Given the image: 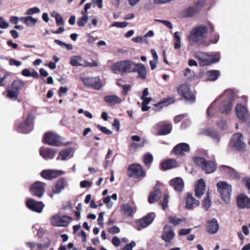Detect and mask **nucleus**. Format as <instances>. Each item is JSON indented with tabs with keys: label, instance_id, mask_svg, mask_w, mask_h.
I'll use <instances>...</instances> for the list:
<instances>
[{
	"label": "nucleus",
	"instance_id": "f257e3e1",
	"mask_svg": "<svg viewBox=\"0 0 250 250\" xmlns=\"http://www.w3.org/2000/svg\"><path fill=\"white\" fill-rule=\"evenodd\" d=\"M237 91L233 89H228L217 99L215 100L207 109L208 117H212L218 112L229 114L236 99L238 98Z\"/></svg>",
	"mask_w": 250,
	"mask_h": 250
},
{
	"label": "nucleus",
	"instance_id": "f03ea898",
	"mask_svg": "<svg viewBox=\"0 0 250 250\" xmlns=\"http://www.w3.org/2000/svg\"><path fill=\"white\" fill-rule=\"evenodd\" d=\"M214 30L213 25L210 22L208 23L207 25L200 24L194 27L188 36L190 44L191 45H209V43L207 39L208 30L212 32L214 31Z\"/></svg>",
	"mask_w": 250,
	"mask_h": 250
},
{
	"label": "nucleus",
	"instance_id": "7ed1b4c3",
	"mask_svg": "<svg viewBox=\"0 0 250 250\" xmlns=\"http://www.w3.org/2000/svg\"><path fill=\"white\" fill-rule=\"evenodd\" d=\"M133 62L132 61L129 60L118 61L112 64L111 69L114 74L120 73L124 74L131 73Z\"/></svg>",
	"mask_w": 250,
	"mask_h": 250
},
{
	"label": "nucleus",
	"instance_id": "20e7f679",
	"mask_svg": "<svg viewBox=\"0 0 250 250\" xmlns=\"http://www.w3.org/2000/svg\"><path fill=\"white\" fill-rule=\"evenodd\" d=\"M25 82L21 80H16L7 87V97L16 100L18 98L20 90L25 86Z\"/></svg>",
	"mask_w": 250,
	"mask_h": 250
},
{
	"label": "nucleus",
	"instance_id": "39448f33",
	"mask_svg": "<svg viewBox=\"0 0 250 250\" xmlns=\"http://www.w3.org/2000/svg\"><path fill=\"white\" fill-rule=\"evenodd\" d=\"M35 117L32 114H29L26 120L23 122L17 121L15 123V129L19 132L28 133L33 129V123Z\"/></svg>",
	"mask_w": 250,
	"mask_h": 250
},
{
	"label": "nucleus",
	"instance_id": "423d86ee",
	"mask_svg": "<svg viewBox=\"0 0 250 250\" xmlns=\"http://www.w3.org/2000/svg\"><path fill=\"white\" fill-rule=\"evenodd\" d=\"M193 161L207 174L213 172L217 168V165L215 162L207 161L203 157H195L193 158Z\"/></svg>",
	"mask_w": 250,
	"mask_h": 250
},
{
	"label": "nucleus",
	"instance_id": "0eeeda50",
	"mask_svg": "<svg viewBox=\"0 0 250 250\" xmlns=\"http://www.w3.org/2000/svg\"><path fill=\"white\" fill-rule=\"evenodd\" d=\"M218 190L222 200L228 204L230 201L231 193V187L225 182H219L217 184Z\"/></svg>",
	"mask_w": 250,
	"mask_h": 250
},
{
	"label": "nucleus",
	"instance_id": "6e6552de",
	"mask_svg": "<svg viewBox=\"0 0 250 250\" xmlns=\"http://www.w3.org/2000/svg\"><path fill=\"white\" fill-rule=\"evenodd\" d=\"M177 92L185 100L193 103L195 101V96L188 84L181 85L177 88Z\"/></svg>",
	"mask_w": 250,
	"mask_h": 250
},
{
	"label": "nucleus",
	"instance_id": "1a4fd4ad",
	"mask_svg": "<svg viewBox=\"0 0 250 250\" xmlns=\"http://www.w3.org/2000/svg\"><path fill=\"white\" fill-rule=\"evenodd\" d=\"M44 143L51 146H60L62 144L61 137L53 132H46L44 135Z\"/></svg>",
	"mask_w": 250,
	"mask_h": 250
},
{
	"label": "nucleus",
	"instance_id": "9d476101",
	"mask_svg": "<svg viewBox=\"0 0 250 250\" xmlns=\"http://www.w3.org/2000/svg\"><path fill=\"white\" fill-rule=\"evenodd\" d=\"M236 117L242 123H246L249 117V110L247 107L241 104H237L235 108Z\"/></svg>",
	"mask_w": 250,
	"mask_h": 250
},
{
	"label": "nucleus",
	"instance_id": "9b49d317",
	"mask_svg": "<svg viewBox=\"0 0 250 250\" xmlns=\"http://www.w3.org/2000/svg\"><path fill=\"white\" fill-rule=\"evenodd\" d=\"M244 137L241 133L234 134L231 140L232 145L239 151H245L246 145L243 142Z\"/></svg>",
	"mask_w": 250,
	"mask_h": 250
},
{
	"label": "nucleus",
	"instance_id": "f8f14e48",
	"mask_svg": "<svg viewBox=\"0 0 250 250\" xmlns=\"http://www.w3.org/2000/svg\"><path fill=\"white\" fill-rule=\"evenodd\" d=\"M128 175L130 177L139 178L144 177L145 173L143 170L141 165L139 164H132L129 166L127 169Z\"/></svg>",
	"mask_w": 250,
	"mask_h": 250
},
{
	"label": "nucleus",
	"instance_id": "ddd939ff",
	"mask_svg": "<svg viewBox=\"0 0 250 250\" xmlns=\"http://www.w3.org/2000/svg\"><path fill=\"white\" fill-rule=\"evenodd\" d=\"M189 145L185 143H181L176 145L172 150V152L178 157H182L190 151Z\"/></svg>",
	"mask_w": 250,
	"mask_h": 250
},
{
	"label": "nucleus",
	"instance_id": "4468645a",
	"mask_svg": "<svg viewBox=\"0 0 250 250\" xmlns=\"http://www.w3.org/2000/svg\"><path fill=\"white\" fill-rule=\"evenodd\" d=\"M71 218L66 215L60 216L57 214L53 216L51 219L52 224L56 227H65L67 225Z\"/></svg>",
	"mask_w": 250,
	"mask_h": 250
},
{
	"label": "nucleus",
	"instance_id": "2eb2a0df",
	"mask_svg": "<svg viewBox=\"0 0 250 250\" xmlns=\"http://www.w3.org/2000/svg\"><path fill=\"white\" fill-rule=\"evenodd\" d=\"M45 184L37 181L34 183L30 188V192L33 196L41 198L44 192Z\"/></svg>",
	"mask_w": 250,
	"mask_h": 250
},
{
	"label": "nucleus",
	"instance_id": "dca6fc26",
	"mask_svg": "<svg viewBox=\"0 0 250 250\" xmlns=\"http://www.w3.org/2000/svg\"><path fill=\"white\" fill-rule=\"evenodd\" d=\"M82 80L85 86L92 87L96 90L100 89L103 86L101 81L98 77L83 78Z\"/></svg>",
	"mask_w": 250,
	"mask_h": 250
},
{
	"label": "nucleus",
	"instance_id": "f3484780",
	"mask_svg": "<svg viewBox=\"0 0 250 250\" xmlns=\"http://www.w3.org/2000/svg\"><path fill=\"white\" fill-rule=\"evenodd\" d=\"M67 185V182L64 178L58 179L52 188V193L50 194V196L52 198L54 194H59Z\"/></svg>",
	"mask_w": 250,
	"mask_h": 250
},
{
	"label": "nucleus",
	"instance_id": "a211bd4d",
	"mask_svg": "<svg viewBox=\"0 0 250 250\" xmlns=\"http://www.w3.org/2000/svg\"><path fill=\"white\" fill-rule=\"evenodd\" d=\"M26 207L30 210L41 213L44 206L42 202L36 201L33 199H27L26 201Z\"/></svg>",
	"mask_w": 250,
	"mask_h": 250
},
{
	"label": "nucleus",
	"instance_id": "6ab92c4d",
	"mask_svg": "<svg viewBox=\"0 0 250 250\" xmlns=\"http://www.w3.org/2000/svg\"><path fill=\"white\" fill-rule=\"evenodd\" d=\"M131 72H137L138 74L137 77L139 79L144 80L146 78V68L143 64L141 63L133 62Z\"/></svg>",
	"mask_w": 250,
	"mask_h": 250
},
{
	"label": "nucleus",
	"instance_id": "aec40b11",
	"mask_svg": "<svg viewBox=\"0 0 250 250\" xmlns=\"http://www.w3.org/2000/svg\"><path fill=\"white\" fill-rule=\"evenodd\" d=\"M154 128L159 129V131L157 133L158 135H166L171 132L172 125L170 124H165L161 122L156 125Z\"/></svg>",
	"mask_w": 250,
	"mask_h": 250
},
{
	"label": "nucleus",
	"instance_id": "412c9836",
	"mask_svg": "<svg viewBox=\"0 0 250 250\" xmlns=\"http://www.w3.org/2000/svg\"><path fill=\"white\" fill-rule=\"evenodd\" d=\"M195 57L198 61L201 66H204L211 64V61H209V54L207 53L197 52L195 54Z\"/></svg>",
	"mask_w": 250,
	"mask_h": 250
},
{
	"label": "nucleus",
	"instance_id": "4be33fe9",
	"mask_svg": "<svg viewBox=\"0 0 250 250\" xmlns=\"http://www.w3.org/2000/svg\"><path fill=\"white\" fill-rule=\"evenodd\" d=\"M56 153V150L50 147H42L40 149V155L46 160L54 158Z\"/></svg>",
	"mask_w": 250,
	"mask_h": 250
},
{
	"label": "nucleus",
	"instance_id": "5701e85b",
	"mask_svg": "<svg viewBox=\"0 0 250 250\" xmlns=\"http://www.w3.org/2000/svg\"><path fill=\"white\" fill-rule=\"evenodd\" d=\"M238 207L241 209H250V198L244 194H240L236 198Z\"/></svg>",
	"mask_w": 250,
	"mask_h": 250
},
{
	"label": "nucleus",
	"instance_id": "b1692460",
	"mask_svg": "<svg viewBox=\"0 0 250 250\" xmlns=\"http://www.w3.org/2000/svg\"><path fill=\"white\" fill-rule=\"evenodd\" d=\"M174 236V233L171 227L166 225L164 228L162 239L166 242H170Z\"/></svg>",
	"mask_w": 250,
	"mask_h": 250
},
{
	"label": "nucleus",
	"instance_id": "393cba45",
	"mask_svg": "<svg viewBox=\"0 0 250 250\" xmlns=\"http://www.w3.org/2000/svg\"><path fill=\"white\" fill-rule=\"evenodd\" d=\"M170 185L175 190L181 192L183 190L184 183L183 180L181 177H176L170 181Z\"/></svg>",
	"mask_w": 250,
	"mask_h": 250
},
{
	"label": "nucleus",
	"instance_id": "a878e982",
	"mask_svg": "<svg viewBox=\"0 0 250 250\" xmlns=\"http://www.w3.org/2000/svg\"><path fill=\"white\" fill-rule=\"evenodd\" d=\"M205 182L203 179H200L198 181L195 188V196L200 198L204 193L205 190Z\"/></svg>",
	"mask_w": 250,
	"mask_h": 250
},
{
	"label": "nucleus",
	"instance_id": "bb28decb",
	"mask_svg": "<svg viewBox=\"0 0 250 250\" xmlns=\"http://www.w3.org/2000/svg\"><path fill=\"white\" fill-rule=\"evenodd\" d=\"M104 102L110 106H114L122 102L121 99L115 95H107L104 98Z\"/></svg>",
	"mask_w": 250,
	"mask_h": 250
},
{
	"label": "nucleus",
	"instance_id": "cd10ccee",
	"mask_svg": "<svg viewBox=\"0 0 250 250\" xmlns=\"http://www.w3.org/2000/svg\"><path fill=\"white\" fill-rule=\"evenodd\" d=\"M219 229V225L216 219L213 218L207 222V231L211 234L216 233Z\"/></svg>",
	"mask_w": 250,
	"mask_h": 250
},
{
	"label": "nucleus",
	"instance_id": "c85d7f7f",
	"mask_svg": "<svg viewBox=\"0 0 250 250\" xmlns=\"http://www.w3.org/2000/svg\"><path fill=\"white\" fill-rule=\"evenodd\" d=\"M199 201L195 199L190 193H188L186 199V207L188 209H192L198 206Z\"/></svg>",
	"mask_w": 250,
	"mask_h": 250
},
{
	"label": "nucleus",
	"instance_id": "c756f323",
	"mask_svg": "<svg viewBox=\"0 0 250 250\" xmlns=\"http://www.w3.org/2000/svg\"><path fill=\"white\" fill-rule=\"evenodd\" d=\"M51 242L49 241L46 244L35 243L34 242H27L26 245L30 248L31 250H41L49 247Z\"/></svg>",
	"mask_w": 250,
	"mask_h": 250
},
{
	"label": "nucleus",
	"instance_id": "7c9ffc66",
	"mask_svg": "<svg viewBox=\"0 0 250 250\" xmlns=\"http://www.w3.org/2000/svg\"><path fill=\"white\" fill-rule=\"evenodd\" d=\"M220 170L224 171L233 178L238 179L240 175L233 168L225 165H222L219 167Z\"/></svg>",
	"mask_w": 250,
	"mask_h": 250
},
{
	"label": "nucleus",
	"instance_id": "2f4dec72",
	"mask_svg": "<svg viewBox=\"0 0 250 250\" xmlns=\"http://www.w3.org/2000/svg\"><path fill=\"white\" fill-rule=\"evenodd\" d=\"M162 167L164 170L171 169L178 166L177 161L174 159H168L162 163Z\"/></svg>",
	"mask_w": 250,
	"mask_h": 250
},
{
	"label": "nucleus",
	"instance_id": "473e14b6",
	"mask_svg": "<svg viewBox=\"0 0 250 250\" xmlns=\"http://www.w3.org/2000/svg\"><path fill=\"white\" fill-rule=\"evenodd\" d=\"M124 214L127 216H132V214L135 211V208L129 204H125L122 205L121 207Z\"/></svg>",
	"mask_w": 250,
	"mask_h": 250
},
{
	"label": "nucleus",
	"instance_id": "72a5a7b5",
	"mask_svg": "<svg viewBox=\"0 0 250 250\" xmlns=\"http://www.w3.org/2000/svg\"><path fill=\"white\" fill-rule=\"evenodd\" d=\"M220 76V72L218 70H210L206 73V79L208 81H214Z\"/></svg>",
	"mask_w": 250,
	"mask_h": 250
},
{
	"label": "nucleus",
	"instance_id": "f704fd0d",
	"mask_svg": "<svg viewBox=\"0 0 250 250\" xmlns=\"http://www.w3.org/2000/svg\"><path fill=\"white\" fill-rule=\"evenodd\" d=\"M161 195V192L160 189H157L155 190L153 192H152L149 197H148V202L150 204H153L154 202L157 201Z\"/></svg>",
	"mask_w": 250,
	"mask_h": 250
},
{
	"label": "nucleus",
	"instance_id": "c9c22d12",
	"mask_svg": "<svg viewBox=\"0 0 250 250\" xmlns=\"http://www.w3.org/2000/svg\"><path fill=\"white\" fill-rule=\"evenodd\" d=\"M42 176L44 179L51 180L56 178L55 170H44L41 173Z\"/></svg>",
	"mask_w": 250,
	"mask_h": 250
},
{
	"label": "nucleus",
	"instance_id": "e433bc0d",
	"mask_svg": "<svg viewBox=\"0 0 250 250\" xmlns=\"http://www.w3.org/2000/svg\"><path fill=\"white\" fill-rule=\"evenodd\" d=\"M72 152V148H68L64 149L60 151L59 156L57 157V160H61L62 161L65 160L68 157Z\"/></svg>",
	"mask_w": 250,
	"mask_h": 250
},
{
	"label": "nucleus",
	"instance_id": "4c0bfd02",
	"mask_svg": "<svg viewBox=\"0 0 250 250\" xmlns=\"http://www.w3.org/2000/svg\"><path fill=\"white\" fill-rule=\"evenodd\" d=\"M200 11V9L198 7H189L185 10L184 13L187 17H191L194 14L199 12Z\"/></svg>",
	"mask_w": 250,
	"mask_h": 250
},
{
	"label": "nucleus",
	"instance_id": "58836bf2",
	"mask_svg": "<svg viewBox=\"0 0 250 250\" xmlns=\"http://www.w3.org/2000/svg\"><path fill=\"white\" fill-rule=\"evenodd\" d=\"M82 61L81 57L79 56H73L70 58V63L74 66H83V64L81 63Z\"/></svg>",
	"mask_w": 250,
	"mask_h": 250
},
{
	"label": "nucleus",
	"instance_id": "ea45409f",
	"mask_svg": "<svg viewBox=\"0 0 250 250\" xmlns=\"http://www.w3.org/2000/svg\"><path fill=\"white\" fill-rule=\"evenodd\" d=\"M175 42L174 47L175 49H180L181 48V37L179 32H175L174 34Z\"/></svg>",
	"mask_w": 250,
	"mask_h": 250
},
{
	"label": "nucleus",
	"instance_id": "a19ab883",
	"mask_svg": "<svg viewBox=\"0 0 250 250\" xmlns=\"http://www.w3.org/2000/svg\"><path fill=\"white\" fill-rule=\"evenodd\" d=\"M155 217V214L153 212L149 213L146 216H144V218L145 219V224L146 225V227L152 223Z\"/></svg>",
	"mask_w": 250,
	"mask_h": 250
},
{
	"label": "nucleus",
	"instance_id": "79ce46f5",
	"mask_svg": "<svg viewBox=\"0 0 250 250\" xmlns=\"http://www.w3.org/2000/svg\"><path fill=\"white\" fill-rule=\"evenodd\" d=\"M155 217V214L153 212L149 213L146 216H144V218L145 219V224L146 225V227L152 223Z\"/></svg>",
	"mask_w": 250,
	"mask_h": 250
},
{
	"label": "nucleus",
	"instance_id": "37998d69",
	"mask_svg": "<svg viewBox=\"0 0 250 250\" xmlns=\"http://www.w3.org/2000/svg\"><path fill=\"white\" fill-rule=\"evenodd\" d=\"M153 161V156L150 153H147L143 157V161L146 166L149 165Z\"/></svg>",
	"mask_w": 250,
	"mask_h": 250
},
{
	"label": "nucleus",
	"instance_id": "c03bdc74",
	"mask_svg": "<svg viewBox=\"0 0 250 250\" xmlns=\"http://www.w3.org/2000/svg\"><path fill=\"white\" fill-rule=\"evenodd\" d=\"M54 42L61 46L62 48H65L67 50H71L73 49V46L71 44L65 43L62 41L56 39L54 40Z\"/></svg>",
	"mask_w": 250,
	"mask_h": 250
},
{
	"label": "nucleus",
	"instance_id": "a18cd8bd",
	"mask_svg": "<svg viewBox=\"0 0 250 250\" xmlns=\"http://www.w3.org/2000/svg\"><path fill=\"white\" fill-rule=\"evenodd\" d=\"M136 229L139 230L146 227V225L145 224V219L144 217L139 220H137L136 221Z\"/></svg>",
	"mask_w": 250,
	"mask_h": 250
},
{
	"label": "nucleus",
	"instance_id": "49530a36",
	"mask_svg": "<svg viewBox=\"0 0 250 250\" xmlns=\"http://www.w3.org/2000/svg\"><path fill=\"white\" fill-rule=\"evenodd\" d=\"M184 218H179L175 216H169V221L170 223L174 224L175 226L179 225L181 222L184 221Z\"/></svg>",
	"mask_w": 250,
	"mask_h": 250
},
{
	"label": "nucleus",
	"instance_id": "de8ad7c7",
	"mask_svg": "<svg viewBox=\"0 0 250 250\" xmlns=\"http://www.w3.org/2000/svg\"><path fill=\"white\" fill-rule=\"evenodd\" d=\"M132 41L135 42H140L146 44L149 43L148 41L145 38V36L144 37L138 36L136 38H132Z\"/></svg>",
	"mask_w": 250,
	"mask_h": 250
},
{
	"label": "nucleus",
	"instance_id": "09e8293b",
	"mask_svg": "<svg viewBox=\"0 0 250 250\" xmlns=\"http://www.w3.org/2000/svg\"><path fill=\"white\" fill-rule=\"evenodd\" d=\"M175 101V98L174 97H168V98L167 99V100H164L162 102H160L159 103L156 104V106H158L162 104L167 105L168 104L174 103Z\"/></svg>",
	"mask_w": 250,
	"mask_h": 250
},
{
	"label": "nucleus",
	"instance_id": "8fccbe9b",
	"mask_svg": "<svg viewBox=\"0 0 250 250\" xmlns=\"http://www.w3.org/2000/svg\"><path fill=\"white\" fill-rule=\"evenodd\" d=\"M203 205L206 210H207L211 207V202L209 197V193L208 192L207 197L203 201Z\"/></svg>",
	"mask_w": 250,
	"mask_h": 250
},
{
	"label": "nucleus",
	"instance_id": "3c124183",
	"mask_svg": "<svg viewBox=\"0 0 250 250\" xmlns=\"http://www.w3.org/2000/svg\"><path fill=\"white\" fill-rule=\"evenodd\" d=\"M37 22V20L31 17L28 16L27 17V19L26 20V21L25 23V24L27 26H34L36 22Z\"/></svg>",
	"mask_w": 250,
	"mask_h": 250
},
{
	"label": "nucleus",
	"instance_id": "603ef678",
	"mask_svg": "<svg viewBox=\"0 0 250 250\" xmlns=\"http://www.w3.org/2000/svg\"><path fill=\"white\" fill-rule=\"evenodd\" d=\"M208 135L211 137L216 143L219 142V138L217 133L213 130H209L208 131Z\"/></svg>",
	"mask_w": 250,
	"mask_h": 250
},
{
	"label": "nucleus",
	"instance_id": "864d4df0",
	"mask_svg": "<svg viewBox=\"0 0 250 250\" xmlns=\"http://www.w3.org/2000/svg\"><path fill=\"white\" fill-rule=\"evenodd\" d=\"M8 76H9V74L7 73L3 74L0 72V86H4L6 85L5 79Z\"/></svg>",
	"mask_w": 250,
	"mask_h": 250
},
{
	"label": "nucleus",
	"instance_id": "5fc2aeb1",
	"mask_svg": "<svg viewBox=\"0 0 250 250\" xmlns=\"http://www.w3.org/2000/svg\"><path fill=\"white\" fill-rule=\"evenodd\" d=\"M128 25V23L125 21L123 22H114L110 26V27H116L118 28H125Z\"/></svg>",
	"mask_w": 250,
	"mask_h": 250
},
{
	"label": "nucleus",
	"instance_id": "6e6d98bb",
	"mask_svg": "<svg viewBox=\"0 0 250 250\" xmlns=\"http://www.w3.org/2000/svg\"><path fill=\"white\" fill-rule=\"evenodd\" d=\"M209 57L211 63L217 62L220 60V54L219 53H216L214 54H209Z\"/></svg>",
	"mask_w": 250,
	"mask_h": 250
},
{
	"label": "nucleus",
	"instance_id": "4d7b16f0",
	"mask_svg": "<svg viewBox=\"0 0 250 250\" xmlns=\"http://www.w3.org/2000/svg\"><path fill=\"white\" fill-rule=\"evenodd\" d=\"M88 21V17L82 16L77 21V25L79 26H83Z\"/></svg>",
	"mask_w": 250,
	"mask_h": 250
},
{
	"label": "nucleus",
	"instance_id": "13d9d810",
	"mask_svg": "<svg viewBox=\"0 0 250 250\" xmlns=\"http://www.w3.org/2000/svg\"><path fill=\"white\" fill-rule=\"evenodd\" d=\"M219 39V34L218 33H215L212 35L211 39L208 40V42L209 43V45H210V44L216 43L218 42Z\"/></svg>",
	"mask_w": 250,
	"mask_h": 250
},
{
	"label": "nucleus",
	"instance_id": "bf43d9fd",
	"mask_svg": "<svg viewBox=\"0 0 250 250\" xmlns=\"http://www.w3.org/2000/svg\"><path fill=\"white\" fill-rule=\"evenodd\" d=\"M40 12V9L37 7H34L28 9L25 13V15H33L39 13Z\"/></svg>",
	"mask_w": 250,
	"mask_h": 250
},
{
	"label": "nucleus",
	"instance_id": "052dcab7",
	"mask_svg": "<svg viewBox=\"0 0 250 250\" xmlns=\"http://www.w3.org/2000/svg\"><path fill=\"white\" fill-rule=\"evenodd\" d=\"M104 203L106 205L108 208H111L113 206V202L111 201V197L109 196H106L104 199Z\"/></svg>",
	"mask_w": 250,
	"mask_h": 250
},
{
	"label": "nucleus",
	"instance_id": "680f3d73",
	"mask_svg": "<svg viewBox=\"0 0 250 250\" xmlns=\"http://www.w3.org/2000/svg\"><path fill=\"white\" fill-rule=\"evenodd\" d=\"M155 21L163 23L167 28H168L170 29H171L173 28V25H172V23L168 21L156 19V20H155Z\"/></svg>",
	"mask_w": 250,
	"mask_h": 250
},
{
	"label": "nucleus",
	"instance_id": "e2e57ef3",
	"mask_svg": "<svg viewBox=\"0 0 250 250\" xmlns=\"http://www.w3.org/2000/svg\"><path fill=\"white\" fill-rule=\"evenodd\" d=\"M97 127L105 134L110 135L112 133V132L107 129L106 127L102 126L100 125H97Z\"/></svg>",
	"mask_w": 250,
	"mask_h": 250
},
{
	"label": "nucleus",
	"instance_id": "0e129e2a",
	"mask_svg": "<svg viewBox=\"0 0 250 250\" xmlns=\"http://www.w3.org/2000/svg\"><path fill=\"white\" fill-rule=\"evenodd\" d=\"M55 18L56 22V24L57 26L63 25L64 24V22L63 21L62 18L60 14L57 15V16H55Z\"/></svg>",
	"mask_w": 250,
	"mask_h": 250
},
{
	"label": "nucleus",
	"instance_id": "69168bd1",
	"mask_svg": "<svg viewBox=\"0 0 250 250\" xmlns=\"http://www.w3.org/2000/svg\"><path fill=\"white\" fill-rule=\"evenodd\" d=\"M8 27L9 23L3 18L0 17V28L6 29Z\"/></svg>",
	"mask_w": 250,
	"mask_h": 250
},
{
	"label": "nucleus",
	"instance_id": "338daca9",
	"mask_svg": "<svg viewBox=\"0 0 250 250\" xmlns=\"http://www.w3.org/2000/svg\"><path fill=\"white\" fill-rule=\"evenodd\" d=\"M120 230L119 228L115 226L108 229L109 233L112 234L118 233L120 232Z\"/></svg>",
	"mask_w": 250,
	"mask_h": 250
},
{
	"label": "nucleus",
	"instance_id": "774afa93",
	"mask_svg": "<svg viewBox=\"0 0 250 250\" xmlns=\"http://www.w3.org/2000/svg\"><path fill=\"white\" fill-rule=\"evenodd\" d=\"M136 246L135 241H132L131 242L124 248L123 250H132V248Z\"/></svg>",
	"mask_w": 250,
	"mask_h": 250
}]
</instances>
